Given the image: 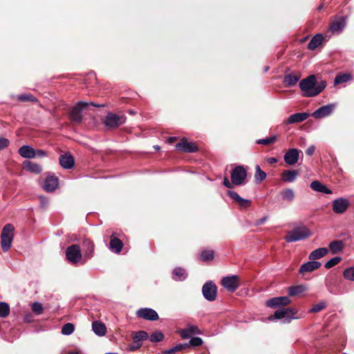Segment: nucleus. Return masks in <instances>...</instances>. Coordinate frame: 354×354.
<instances>
[{"label": "nucleus", "instance_id": "f257e3e1", "mask_svg": "<svg viewBox=\"0 0 354 354\" xmlns=\"http://www.w3.org/2000/svg\"><path fill=\"white\" fill-rule=\"evenodd\" d=\"M326 86V83L324 81L317 82L314 75L308 76L299 83L300 89L306 97L317 96L325 88Z\"/></svg>", "mask_w": 354, "mask_h": 354}, {"label": "nucleus", "instance_id": "f03ea898", "mask_svg": "<svg viewBox=\"0 0 354 354\" xmlns=\"http://www.w3.org/2000/svg\"><path fill=\"white\" fill-rule=\"evenodd\" d=\"M15 227L12 224H6L1 234V246L3 252H8L11 248L14 239Z\"/></svg>", "mask_w": 354, "mask_h": 354}, {"label": "nucleus", "instance_id": "7ed1b4c3", "mask_svg": "<svg viewBox=\"0 0 354 354\" xmlns=\"http://www.w3.org/2000/svg\"><path fill=\"white\" fill-rule=\"evenodd\" d=\"M309 230L304 227H298L289 231L287 235L285 236V240L288 242H296L305 239H307L310 236Z\"/></svg>", "mask_w": 354, "mask_h": 354}, {"label": "nucleus", "instance_id": "20e7f679", "mask_svg": "<svg viewBox=\"0 0 354 354\" xmlns=\"http://www.w3.org/2000/svg\"><path fill=\"white\" fill-rule=\"evenodd\" d=\"M297 313V310L295 308H287L277 310L274 312L272 316H270L268 319L272 321L274 319H287V322H290L291 319H297L295 315Z\"/></svg>", "mask_w": 354, "mask_h": 354}, {"label": "nucleus", "instance_id": "39448f33", "mask_svg": "<svg viewBox=\"0 0 354 354\" xmlns=\"http://www.w3.org/2000/svg\"><path fill=\"white\" fill-rule=\"evenodd\" d=\"M125 120L124 116L109 112L104 119V124L109 129H115L124 124Z\"/></svg>", "mask_w": 354, "mask_h": 354}, {"label": "nucleus", "instance_id": "423d86ee", "mask_svg": "<svg viewBox=\"0 0 354 354\" xmlns=\"http://www.w3.org/2000/svg\"><path fill=\"white\" fill-rule=\"evenodd\" d=\"M246 177L247 171L243 166L236 167L231 174V180L234 185L243 184Z\"/></svg>", "mask_w": 354, "mask_h": 354}, {"label": "nucleus", "instance_id": "0eeeda50", "mask_svg": "<svg viewBox=\"0 0 354 354\" xmlns=\"http://www.w3.org/2000/svg\"><path fill=\"white\" fill-rule=\"evenodd\" d=\"M66 256L68 261L71 263H77L82 259V252L78 245H72L67 248Z\"/></svg>", "mask_w": 354, "mask_h": 354}, {"label": "nucleus", "instance_id": "6e6552de", "mask_svg": "<svg viewBox=\"0 0 354 354\" xmlns=\"http://www.w3.org/2000/svg\"><path fill=\"white\" fill-rule=\"evenodd\" d=\"M349 205L350 202L348 199L340 197L333 201L332 209L335 214H342L346 212Z\"/></svg>", "mask_w": 354, "mask_h": 354}, {"label": "nucleus", "instance_id": "1a4fd4ad", "mask_svg": "<svg viewBox=\"0 0 354 354\" xmlns=\"http://www.w3.org/2000/svg\"><path fill=\"white\" fill-rule=\"evenodd\" d=\"M203 297L208 301H214L217 295V288L212 281L206 282L202 288Z\"/></svg>", "mask_w": 354, "mask_h": 354}, {"label": "nucleus", "instance_id": "9d476101", "mask_svg": "<svg viewBox=\"0 0 354 354\" xmlns=\"http://www.w3.org/2000/svg\"><path fill=\"white\" fill-rule=\"evenodd\" d=\"M221 284L229 292L235 291L240 285L239 277L236 275L223 277L221 280Z\"/></svg>", "mask_w": 354, "mask_h": 354}, {"label": "nucleus", "instance_id": "9b49d317", "mask_svg": "<svg viewBox=\"0 0 354 354\" xmlns=\"http://www.w3.org/2000/svg\"><path fill=\"white\" fill-rule=\"evenodd\" d=\"M88 104L85 102H79L75 106H74L70 113V118L71 120L80 122L82 120V111L84 109L87 107Z\"/></svg>", "mask_w": 354, "mask_h": 354}, {"label": "nucleus", "instance_id": "f8f14e48", "mask_svg": "<svg viewBox=\"0 0 354 354\" xmlns=\"http://www.w3.org/2000/svg\"><path fill=\"white\" fill-rule=\"evenodd\" d=\"M335 104H329L323 106L313 113L312 116L316 119H320L330 115L334 111Z\"/></svg>", "mask_w": 354, "mask_h": 354}, {"label": "nucleus", "instance_id": "ddd939ff", "mask_svg": "<svg viewBox=\"0 0 354 354\" xmlns=\"http://www.w3.org/2000/svg\"><path fill=\"white\" fill-rule=\"evenodd\" d=\"M136 315L140 318L151 321H155L158 319V313L154 310L148 308L139 309Z\"/></svg>", "mask_w": 354, "mask_h": 354}, {"label": "nucleus", "instance_id": "4468645a", "mask_svg": "<svg viewBox=\"0 0 354 354\" xmlns=\"http://www.w3.org/2000/svg\"><path fill=\"white\" fill-rule=\"evenodd\" d=\"M290 303L291 300L288 297H278L266 301V304L268 307L276 308L278 306H287Z\"/></svg>", "mask_w": 354, "mask_h": 354}, {"label": "nucleus", "instance_id": "2eb2a0df", "mask_svg": "<svg viewBox=\"0 0 354 354\" xmlns=\"http://www.w3.org/2000/svg\"><path fill=\"white\" fill-rule=\"evenodd\" d=\"M176 149L187 153H193L197 151L196 145L192 142H188L187 140L183 138L176 145Z\"/></svg>", "mask_w": 354, "mask_h": 354}, {"label": "nucleus", "instance_id": "dca6fc26", "mask_svg": "<svg viewBox=\"0 0 354 354\" xmlns=\"http://www.w3.org/2000/svg\"><path fill=\"white\" fill-rule=\"evenodd\" d=\"M58 187V178L55 176H48L44 183L43 188L46 192H54Z\"/></svg>", "mask_w": 354, "mask_h": 354}, {"label": "nucleus", "instance_id": "f3484780", "mask_svg": "<svg viewBox=\"0 0 354 354\" xmlns=\"http://www.w3.org/2000/svg\"><path fill=\"white\" fill-rule=\"evenodd\" d=\"M321 263L310 260L304 264H302L299 268V273L304 274L306 272H311L315 270H317L321 266Z\"/></svg>", "mask_w": 354, "mask_h": 354}, {"label": "nucleus", "instance_id": "a211bd4d", "mask_svg": "<svg viewBox=\"0 0 354 354\" xmlns=\"http://www.w3.org/2000/svg\"><path fill=\"white\" fill-rule=\"evenodd\" d=\"M299 151L297 149H289L284 155L285 162L290 165H295L299 160Z\"/></svg>", "mask_w": 354, "mask_h": 354}, {"label": "nucleus", "instance_id": "6ab92c4d", "mask_svg": "<svg viewBox=\"0 0 354 354\" xmlns=\"http://www.w3.org/2000/svg\"><path fill=\"white\" fill-rule=\"evenodd\" d=\"M309 117L308 113H297L291 115L285 122L286 124L298 123L304 121Z\"/></svg>", "mask_w": 354, "mask_h": 354}, {"label": "nucleus", "instance_id": "aec40b11", "mask_svg": "<svg viewBox=\"0 0 354 354\" xmlns=\"http://www.w3.org/2000/svg\"><path fill=\"white\" fill-rule=\"evenodd\" d=\"M346 26V19L339 17L336 19L330 25V30L333 32L339 33Z\"/></svg>", "mask_w": 354, "mask_h": 354}, {"label": "nucleus", "instance_id": "412c9836", "mask_svg": "<svg viewBox=\"0 0 354 354\" xmlns=\"http://www.w3.org/2000/svg\"><path fill=\"white\" fill-rule=\"evenodd\" d=\"M59 163L61 166L65 169H71L74 165V160L73 156L67 153L59 157Z\"/></svg>", "mask_w": 354, "mask_h": 354}, {"label": "nucleus", "instance_id": "4be33fe9", "mask_svg": "<svg viewBox=\"0 0 354 354\" xmlns=\"http://www.w3.org/2000/svg\"><path fill=\"white\" fill-rule=\"evenodd\" d=\"M18 153L24 158L31 159L35 158V149L29 145L21 147L18 150Z\"/></svg>", "mask_w": 354, "mask_h": 354}, {"label": "nucleus", "instance_id": "5701e85b", "mask_svg": "<svg viewBox=\"0 0 354 354\" xmlns=\"http://www.w3.org/2000/svg\"><path fill=\"white\" fill-rule=\"evenodd\" d=\"M23 167L26 171L33 174H40L42 171L41 167L35 162L26 160L23 163Z\"/></svg>", "mask_w": 354, "mask_h": 354}, {"label": "nucleus", "instance_id": "b1692460", "mask_svg": "<svg viewBox=\"0 0 354 354\" xmlns=\"http://www.w3.org/2000/svg\"><path fill=\"white\" fill-rule=\"evenodd\" d=\"M310 187L315 192L325 193L328 194H332V190L328 189L326 186L321 183L318 180H314L310 183Z\"/></svg>", "mask_w": 354, "mask_h": 354}, {"label": "nucleus", "instance_id": "393cba45", "mask_svg": "<svg viewBox=\"0 0 354 354\" xmlns=\"http://www.w3.org/2000/svg\"><path fill=\"white\" fill-rule=\"evenodd\" d=\"M328 253V250L326 248H319L313 250L310 253L308 256V259L310 260L315 261L316 259H319L324 256H326Z\"/></svg>", "mask_w": 354, "mask_h": 354}, {"label": "nucleus", "instance_id": "a878e982", "mask_svg": "<svg viewBox=\"0 0 354 354\" xmlns=\"http://www.w3.org/2000/svg\"><path fill=\"white\" fill-rule=\"evenodd\" d=\"M201 331L196 326H190L188 328L180 331V335L183 339H187L194 334H200Z\"/></svg>", "mask_w": 354, "mask_h": 354}, {"label": "nucleus", "instance_id": "bb28decb", "mask_svg": "<svg viewBox=\"0 0 354 354\" xmlns=\"http://www.w3.org/2000/svg\"><path fill=\"white\" fill-rule=\"evenodd\" d=\"M123 247L122 242L116 237H111L109 243V249L115 253L120 252Z\"/></svg>", "mask_w": 354, "mask_h": 354}, {"label": "nucleus", "instance_id": "cd10ccee", "mask_svg": "<svg viewBox=\"0 0 354 354\" xmlns=\"http://www.w3.org/2000/svg\"><path fill=\"white\" fill-rule=\"evenodd\" d=\"M92 328L93 332L99 336L104 335L106 332V326L102 322L97 321L93 322Z\"/></svg>", "mask_w": 354, "mask_h": 354}, {"label": "nucleus", "instance_id": "c85d7f7f", "mask_svg": "<svg viewBox=\"0 0 354 354\" xmlns=\"http://www.w3.org/2000/svg\"><path fill=\"white\" fill-rule=\"evenodd\" d=\"M298 176V172L295 170H285L282 174V180L292 183L295 180Z\"/></svg>", "mask_w": 354, "mask_h": 354}, {"label": "nucleus", "instance_id": "c756f323", "mask_svg": "<svg viewBox=\"0 0 354 354\" xmlns=\"http://www.w3.org/2000/svg\"><path fill=\"white\" fill-rule=\"evenodd\" d=\"M324 37L322 35L317 34L314 36L308 44V48L310 50H315L317 48L322 42Z\"/></svg>", "mask_w": 354, "mask_h": 354}, {"label": "nucleus", "instance_id": "7c9ffc66", "mask_svg": "<svg viewBox=\"0 0 354 354\" xmlns=\"http://www.w3.org/2000/svg\"><path fill=\"white\" fill-rule=\"evenodd\" d=\"M85 259H89L93 254L94 244L90 240H85L83 243Z\"/></svg>", "mask_w": 354, "mask_h": 354}, {"label": "nucleus", "instance_id": "2f4dec72", "mask_svg": "<svg viewBox=\"0 0 354 354\" xmlns=\"http://www.w3.org/2000/svg\"><path fill=\"white\" fill-rule=\"evenodd\" d=\"M280 195L283 201L292 202L295 197V192L290 188L283 189L280 192Z\"/></svg>", "mask_w": 354, "mask_h": 354}, {"label": "nucleus", "instance_id": "473e14b6", "mask_svg": "<svg viewBox=\"0 0 354 354\" xmlns=\"http://www.w3.org/2000/svg\"><path fill=\"white\" fill-rule=\"evenodd\" d=\"M187 274L182 268H176L173 270V278L176 281H183L186 279Z\"/></svg>", "mask_w": 354, "mask_h": 354}, {"label": "nucleus", "instance_id": "72a5a7b5", "mask_svg": "<svg viewBox=\"0 0 354 354\" xmlns=\"http://www.w3.org/2000/svg\"><path fill=\"white\" fill-rule=\"evenodd\" d=\"M307 290V288L304 285H299L296 286H291L288 288V294L290 296H297L299 294L303 293Z\"/></svg>", "mask_w": 354, "mask_h": 354}, {"label": "nucleus", "instance_id": "f704fd0d", "mask_svg": "<svg viewBox=\"0 0 354 354\" xmlns=\"http://www.w3.org/2000/svg\"><path fill=\"white\" fill-rule=\"evenodd\" d=\"M299 77L295 74H288L284 77V83L287 86H295L299 81Z\"/></svg>", "mask_w": 354, "mask_h": 354}, {"label": "nucleus", "instance_id": "c9c22d12", "mask_svg": "<svg viewBox=\"0 0 354 354\" xmlns=\"http://www.w3.org/2000/svg\"><path fill=\"white\" fill-rule=\"evenodd\" d=\"M329 248L333 254H336L343 249V243L340 241H333L330 243Z\"/></svg>", "mask_w": 354, "mask_h": 354}, {"label": "nucleus", "instance_id": "e433bc0d", "mask_svg": "<svg viewBox=\"0 0 354 354\" xmlns=\"http://www.w3.org/2000/svg\"><path fill=\"white\" fill-rule=\"evenodd\" d=\"M188 347H189V344L187 343L186 344H180L169 350H165V351H162V353L163 354H172L176 351H181V350L188 348Z\"/></svg>", "mask_w": 354, "mask_h": 354}, {"label": "nucleus", "instance_id": "4c0bfd02", "mask_svg": "<svg viewBox=\"0 0 354 354\" xmlns=\"http://www.w3.org/2000/svg\"><path fill=\"white\" fill-rule=\"evenodd\" d=\"M326 307V302L322 301L316 304H314L309 310V313H318L324 310Z\"/></svg>", "mask_w": 354, "mask_h": 354}, {"label": "nucleus", "instance_id": "58836bf2", "mask_svg": "<svg viewBox=\"0 0 354 354\" xmlns=\"http://www.w3.org/2000/svg\"><path fill=\"white\" fill-rule=\"evenodd\" d=\"M351 80V75L350 74H343L335 77L334 83L335 84H339L344 82H346Z\"/></svg>", "mask_w": 354, "mask_h": 354}, {"label": "nucleus", "instance_id": "ea45409f", "mask_svg": "<svg viewBox=\"0 0 354 354\" xmlns=\"http://www.w3.org/2000/svg\"><path fill=\"white\" fill-rule=\"evenodd\" d=\"M10 313V307L8 304L6 302L0 303V317H6Z\"/></svg>", "mask_w": 354, "mask_h": 354}, {"label": "nucleus", "instance_id": "a19ab883", "mask_svg": "<svg viewBox=\"0 0 354 354\" xmlns=\"http://www.w3.org/2000/svg\"><path fill=\"white\" fill-rule=\"evenodd\" d=\"M255 179L257 181L261 182L266 178V174L262 171L259 165H257L256 167Z\"/></svg>", "mask_w": 354, "mask_h": 354}, {"label": "nucleus", "instance_id": "79ce46f5", "mask_svg": "<svg viewBox=\"0 0 354 354\" xmlns=\"http://www.w3.org/2000/svg\"><path fill=\"white\" fill-rule=\"evenodd\" d=\"M163 339H164V335L160 331L153 332L149 337V339L151 342H159L162 341Z\"/></svg>", "mask_w": 354, "mask_h": 354}, {"label": "nucleus", "instance_id": "37998d69", "mask_svg": "<svg viewBox=\"0 0 354 354\" xmlns=\"http://www.w3.org/2000/svg\"><path fill=\"white\" fill-rule=\"evenodd\" d=\"M133 339L136 342H140L142 340L147 339L149 338L148 333L144 330H140L135 334L133 337Z\"/></svg>", "mask_w": 354, "mask_h": 354}, {"label": "nucleus", "instance_id": "c03bdc74", "mask_svg": "<svg viewBox=\"0 0 354 354\" xmlns=\"http://www.w3.org/2000/svg\"><path fill=\"white\" fill-rule=\"evenodd\" d=\"M74 330V325L73 324L68 323L62 327V333L65 335H69L73 333Z\"/></svg>", "mask_w": 354, "mask_h": 354}, {"label": "nucleus", "instance_id": "a18cd8bd", "mask_svg": "<svg viewBox=\"0 0 354 354\" xmlns=\"http://www.w3.org/2000/svg\"><path fill=\"white\" fill-rule=\"evenodd\" d=\"M214 258V252L212 250H204L201 252V259L203 261L212 260Z\"/></svg>", "mask_w": 354, "mask_h": 354}, {"label": "nucleus", "instance_id": "49530a36", "mask_svg": "<svg viewBox=\"0 0 354 354\" xmlns=\"http://www.w3.org/2000/svg\"><path fill=\"white\" fill-rule=\"evenodd\" d=\"M344 277L349 281H354V267L346 269L343 273Z\"/></svg>", "mask_w": 354, "mask_h": 354}, {"label": "nucleus", "instance_id": "de8ad7c7", "mask_svg": "<svg viewBox=\"0 0 354 354\" xmlns=\"http://www.w3.org/2000/svg\"><path fill=\"white\" fill-rule=\"evenodd\" d=\"M342 259L339 257H335L330 259L325 263V268L327 269L331 268L332 267L336 266L341 261Z\"/></svg>", "mask_w": 354, "mask_h": 354}, {"label": "nucleus", "instance_id": "09e8293b", "mask_svg": "<svg viewBox=\"0 0 354 354\" xmlns=\"http://www.w3.org/2000/svg\"><path fill=\"white\" fill-rule=\"evenodd\" d=\"M31 309L37 315H41L43 312L42 305L39 302H35L32 304Z\"/></svg>", "mask_w": 354, "mask_h": 354}, {"label": "nucleus", "instance_id": "8fccbe9b", "mask_svg": "<svg viewBox=\"0 0 354 354\" xmlns=\"http://www.w3.org/2000/svg\"><path fill=\"white\" fill-rule=\"evenodd\" d=\"M277 140V137L275 136H271L265 139H260L257 140L258 144L268 145L272 143H274Z\"/></svg>", "mask_w": 354, "mask_h": 354}, {"label": "nucleus", "instance_id": "3c124183", "mask_svg": "<svg viewBox=\"0 0 354 354\" xmlns=\"http://www.w3.org/2000/svg\"><path fill=\"white\" fill-rule=\"evenodd\" d=\"M202 344H203V339L201 337H192L190 339L189 343L188 344H189V346H201Z\"/></svg>", "mask_w": 354, "mask_h": 354}, {"label": "nucleus", "instance_id": "603ef678", "mask_svg": "<svg viewBox=\"0 0 354 354\" xmlns=\"http://www.w3.org/2000/svg\"><path fill=\"white\" fill-rule=\"evenodd\" d=\"M227 194L232 198L233 199L236 203H238L239 202V201L241 200V197L235 192L234 191H227Z\"/></svg>", "mask_w": 354, "mask_h": 354}, {"label": "nucleus", "instance_id": "864d4df0", "mask_svg": "<svg viewBox=\"0 0 354 354\" xmlns=\"http://www.w3.org/2000/svg\"><path fill=\"white\" fill-rule=\"evenodd\" d=\"M237 203L241 207L247 208L250 206L251 201L248 199H245L241 197V200Z\"/></svg>", "mask_w": 354, "mask_h": 354}, {"label": "nucleus", "instance_id": "5fc2aeb1", "mask_svg": "<svg viewBox=\"0 0 354 354\" xmlns=\"http://www.w3.org/2000/svg\"><path fill=\"white\" fill-rule=\"evenodd\" d=\"M17 99L20 101H34L35 98L32 95H19Z\"/></svg>", "mask_w": 354, "mask_h": 354}, {"label": "nucleus", "instance_id": "6e6d98bb", "mask_svg": "<svg viewBox=\"0 0 354 354\" xmlns=\"http://www.w3.org/2000/svg\"><path fill=\"white\" fill-rule=\"evenodd\" d=\"M9 143L10 142L8 139L5 138H0V150L6 148L8 146Z\"/></svg>", "mask_w": 354, "mask_h": 354}, {"label": "nucleus", "instance_id": "4d7b16f0", "mask_svg": "<svg viewBox=\"0 0 354 354\" xmlns=\"http://www.w3.org/2000/svg\"><path fill=\"white\" fill-rule=\"evenodd\" d=\"M141 345L142 344L140 342H136L134 340L133 343L129 346L128 349L131 351H136V350L138 349L141 346Z\"/></svg>", "mask_w": 354, "mask_h": 354}, {"label": "nucleus", "instance_id": "13d9d810", "mask_svg": "<svg viewBox=\"0 0 354 354\" xmlns=\"http://www.w3.org/2000/svg\"><path fill=\"white\" fill-rule=\"evenodd\" d=\"M47 156V152L44 150L37 149L35 150V158L39 157L42 158Z\"/></svg>", "mask_w": 354, "mask_h": 354}, {"label": "nucleus", "instance_id": "bf43d9fd", "mask_svg": "<svg viewBox=\"0 0 354 354\" xmlns=\"http://www.w3.org/2000/svg\"><path fill=\"white\" fill-rule=\"evenodd\" d=\"M41 206L45 207L48 205V199L43 196L39 197Z\"/></svg>", "mask_w": 354, "mask_h": 354}, {"label": "nucleus", "instance_id": "052dcab7", "mask_svg": "<svg viewBox=\"0 0 354 354\" xmlns=\"http://www.w3.org/2000/svg\"><path fill=\"white\" fill-rule=\"evenodd\" d=\"M315 147L313 145L310 146L306 151V153L308 156H312L315 152Z\"/></svg>", "mask_w": 354, "mask_h": 354}, {"label": "nucleus", "instance_id": "680f3d73", "mask_svg": "<svg viewBox=\"0 0 354 354\" xmlns=\"http://www.w3.org/2000/svg\"><path fill=\"white\" fill-rule=\"evenodd\" d=\"M223 184L226 187L231 188L232 187V182H230L229 179L227 178H225L223 180Z\"/></svg>", "mask_w": 354, "mask_h": 354}, {"label": "nucleus", "instance_id": "e2e57ef3", "mask_svg": "<svg viewBox=\"0 0 354 354\" xmlns=\"http://www.w3.org/2000/svg\"><path fill=\"white\" fill-rule=\"evenodd\" d=\"M267 219H268V216H265L263 218H261V219L257 221L256 225H262L267 221Z\"/></svg>", "mask_w": 354, "mask_h": 354}, {"label": "nucleus", "instance_id": "0e129e2a", "mask_svg": "<svg viewBox=\"0 0 354 354\" xmlns=\"http://www.w3.org/2000/svg\"><path fill=\"white\" fill-rule=\"evenodd\" d=\"M266 161L270 164H274L277 162V159L276 158L271 157V158H268L266 159Z\"/></svg>", "mask_w": 354, "mask_h": 354}, {"label": "nucleus", "instance_id": "69168bd1", "mask_svg": "<svg viewBox=\"0 0 354 354\" xmlns=\"http://www.w3.org/2000/svg\"><path fill=\"white\" fill-rule=\"evenodd\" d=\"M91 105L94 106H96V107H102L104 106V104H94V103H91Z\"/></svg>", "mask_w": 354, "mask_h": 354}, {"label": "nucleus", "instance_id": "338daca9", "mask_svg": "<svg viewBox=\"0 0 354 354\" xmlns=\"http://www.w3.org/2000/svg\"><path fill=\"white\" fill-rule=\"evenodd\" d=\"M154 148H155L156 150H159V149H160V147H159V146H154Z\"/></svg>", "mask_w": 354, "mask_h": 354}, {"label": "nucleus", "instance_id": "774afa93", "mask_svg": "<svg viewBox=\"0 0 354 354\" xmlns=\"http://www.w3.org/2000/svg\"><path fill=\"white\" fill-rule=\"evenodd\" d=\"M68 354H78V353L76 352H72V353H69Z\"/></svg>", "mask_w": 354, "mask_h": 354}]
</instances>
